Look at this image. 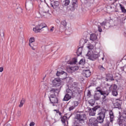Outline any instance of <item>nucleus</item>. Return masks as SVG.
<instances>
[{"mask_svg":"<svg viewBox=\"0 0 126 126\" xmlns=\"http://www.w3.org/2000/svg\"><path fill=\"white\" fill-rule=\"evenodd\" d=\"M66 94L63 99V101H69L71 98L77 97L79 94V89L77 87L71 86L66 90Z\"/></svg>","mask_w":126,"mask_h":126,"instance_id":"f257e3e1","label":"nucleus"},{"mask_svg":"<svg viewBox=\"0 0 126 126\" xmlns=\"http://www.w3.org/2000/svg\"><path fill=\"white\" fill-rule=\"evenodd\" d=\"M50 92L51 93H54L53 94H51L50 96H49L50 101L51 102V104H53V106L56 107H60V104L59 102V100L57 98V96L56 95V93L57 94H59V92L60 91L59 89L57 88H51L50 90Z\"/></svg>","mask_w":126,"mask_h":126,"instance_id":"f03ea898","label":"nucleus"},{"mask_svg":"<svg viewBox=\"0 0 126 126\" xmlns=\"http://www.w3.org/2000/svg\"><path fill=\"white\" fill-rule=\"evenodd\" d=\"M76 119L80 124H84L86 120V114L84 112H80L76 114Z\"/></svg>","mask_w":126,"mask_h":126,"instance_id":"7ed1b4c3","label":"nucleus"},{"mask_svg":"<svg viewBox=\"0 0 126 126\" xmlns=\"http://www.w3.org/2000/svg\"><path fill=\"white\" fill-rule=\"evenodd\" d=\"M86 57H88V59L90 60L91 61H95L96 59H98L100 55L97 54H94L93 52L91 51H88V53L86 54Z\"/></svg>","mask_w":126,"mask_h":126,"instance_id":"20e7f679","label":"nucleus"},{"mask_svg":"<svg viewBox=\"0 0 126 126\" xmlns=\"http://www.w3.org/2000/svg\"><path fill=\"white\" fill-rule=\"evenodd\" d=\"M98 116L97 117L96 120L97 122L99 124H102L104 123V120L106 117V112L105 111H101L97 114Z\"/></svg>","mask_w":126,"mask_h":126,"instance_id":"39448f33","label":"nucleus"},{"mask_svg":"<svg viewBox=\"0 0 126 126\" xmlns=\"http://www.w3.org/2000/svg\"><path fill=\"white\" fill-rule=\"evenodd\" d=\"M46 27H47V25L42 23L36 25L35 28H33V31L35 33H39V32H41V30H42L43 28H46Z\"/></svg>","mask_w":126,"mask_h":126,"instance_id":"423d86ee","label":"nucleus"},{"mask_svg":"<svg viewBox=\"0 0 126 126\" xmlns=\"http://www.w3.org/2000/svg\"><path fill=\"white\" fill-rule=\"evenodd\" d=\"M100 108V106H96L94 107L93 108H91L90 107H87V109L89 112V115L90 116H95V115H96V111H97V110H98V109H99Z\"/></svg>","mask_w":126,"mask_h":126,"instance_id":"0eeeda50","label":"nucleus"},{"mask_svg":"<svg viewBox=\"0 0 126 126\" xmlns=\"http://www.w3.org/2000/svg\"><path fill=\"white\" fill-rule=\"evenodd\" d=\"M96 90L97 92H99L101 95L104 96V97L102 98V100L103 102H105V101H106V96H108V95H109V93L101 90L100 88L99 87L96 88Z\"/></svg>","mask_w":126,"mask_h":126,"instance_id":"6e6552de","label":"nucleus"},{"mask_svg":"<svg viewBox=\"0 0 126 126\" xmlns=\"http://www.w3.org/2000/svg\"><path fill=\"white\" fill-rule=\"evenodd\" d=\"M98 121L96 118H91L89 121V126H98Z\"/></svg>","mask_w":126,"mask_h":126,"instance_id":"1a4fd4ad","label":"nucleus"},{"mask_svg":"<svg viewBox=\"0 0 126 126\" xmlns=\"http://www.w3.org/2000/svg\"><path fill=\"white\" fill-rule=\"evenodd\" d=\"M63 84V81L61 80V79L59 78H55L53 81V86H55V87H58L59 86H61Z\"/></svg>","mask_w":126,"mask_h":126,"instance_id":"9d476101","label":"nucleus"},{"mask_svg":"<svg viewBox=\"0 0 126 126\" xmlns=\"http://www.w3.org/2000/svg\"><path fill=\"white\" fill-rule=\"evenodd\" d=\"M83 75H84V76L85 77H89V76L91 75V72L90 71V70H84L83 71Z\"/></svg>","mask_w":126,"mask_h":126,"instance_id":"9b49d317","label":"nucleus"},{"mask_svg":"<svg viewBox=\"0 0 126 126\" xmlns=\"http://www.w3.org/2000/svg\"><path fill=\"white\" fill-rule=\"evenodd\" d=\"M101 26H104V29H109L111 25L110 23L108 22L104 21L101 24Z\"/></svg>","mask_w":126,"mask_h":126,"instance_id":"f8f14e48","label":"nucleus"},{"mask_svg":"<svg viewBox=\"0 0 126 126\" xmlns=\"http://www.w3.org/2000/svg\"><path fill=\"white\" fill-rule=\"evenodd\" d=\"M72 6H71V8H70L71 10H74L75 7L77 6V0H72Z\"/></svg>","mask_w":126,"mask_h":126,"instance_id":"ddd939ff","label":"nucleus"},{"mask_svg":"<svg viewBox=\"0 0 126 126\" xmlns=\"http://www.w3.org/2000/svg\"><path fill=\"white\" fill-rule=\"evenodd\" d=\"M117 88L118 86H117L116 84H112L109 87V91H112V92H113V91L117 90Z\"/></svg>","mask_w":126,"mask_h":126,"instance_id":"4468645a","label":"nucleus"},{"mask_svg":"<svg viewBox=\"0 0 126 126\" xmlns=\"http://www.w3.org/2000/svg\"><path fill=\"white\" fill-rule=\"evenodd\" d=\"M97 35L95 33H93L91 34L90 37V39L91 41H93V42H94V41H96L97 40Z\"/></svg>","mask_w":126,"mask_h":126,"instance_id":"2eb2a0df","label":"nucleus"},{"mask_svg":"<svg viewBox=\"0 0 126 126\" xmlns=\"http://www.w3.org/2000/svg\"><path fill=\"white\" fill-rule=\"evenodd\" d=\"M110 115V122L113 124V122H114V119L115 118V116H114V113H113V111H110L109 112Z\"/></svg>","mask_w":126,"mask_h":126,"instance_id":"dca6fc26","label":"nucleus"},{"mask_svg":"<svg viewBox=\"0 0 126 126\" xmlns=\"http://www.w3.org/2000/svg\"><path fill=\"white\" fill-rule=\"evenodd\" d=\"M66 25H67V23H66V21H65V20H63L61 22V28L63 27V28L65 29Z\"/></svg>","mask_w":126,"mask_h":126,"instance_id":"f3484780","label":"nucleus"},{"mask_svg":"<svg viewBox=\"0 0 126 126\" xmlns=\"http://www.w3.org/2000/svg\"><path fill=\"white\" fill-rule=\"evenodd\" d=\"M69 3H70V1H69V0H65L62 2V5L63 6H67L68 5H69Z\"/></svg>","mask_w":126,"mask_h":126,"instance_id":"a211bd4d","label":"nucleus"},{"mask_svg":"<svg viewBox=\"0 0 126 126\" xmlns=\"http://www.w3.org/2000/svg\"><path fill=\"white\" fill-rule=\"evenodd\" d=\"M66 35H70L72 34V29L69 28L68 29L66 30L65 31Z\"/></svg>","mask_w":126,"mask_h":126,"instance_id":"6ab92c4d","label":"nucleus"},{"mask_svg":"<svg viewBox=\"0 0 126 126\" xmlns=\"http://www.w3.org/2000/svg\"><path fill=\"white\" fill-rule=\"evenodd\" d=\"M83 48V46H81L78 48L76 53L77 56H80L82 54V49Z\"/></svg>","mask_w":126,"mask_h":126,"instance_id":"aec40b11","label":"nucleus"},{"mask_svg":"<svg viewBox=\"0 0 126 126\" xmlns=\"http://www.w3.org/2000/svg\"><path fill=\"white\" fill-rule=\"evenodd\" d=\"M26 101V99H25V98H22L20 102V104L19 105V107L20 108L23 107V105H24V103H25Z\"/></svg>","mask_w":126,"mask_h":126,"instance_id":"412c9836","label":"nucleus"},{"mask_svg":"<svg viewBox=\"0 0 126 126\" xmlns=\"http://www.w3.org/2000/svg\"><path fill=\"white\" fill-rule=\"evenodd\" d=\"M52 7H53V8H56L57 7H58L59 5H60V3L59 2V1H55L54 2L53 4H52Z\"/></svg>","mask_w":126,"mask_h":126,"instance_id":"4be33fe9","label":"nucleus"},{"mask_svg":"<svg viewBox=\"0 0 126 126\" xmlns=\"http://www.w3.org/2000/svg\"><path fill=\"white\" fill-rule=\"evenodd\" d=\"M69 64H76L77 63V59H73L71 61L68 63Z\"/></svg>","mask_w":126,"mask_h":126,"instance_id":"5701e85b","label":"nucleus"},{"mask_svg":"<svg viewBox=\"0 0 126 126\" xmlns=\"http://www.w3.org/2000/svg\"><path fill=\"white\" fill-rule=\"evenodd\" d=\"M94 99L96 100H98L100 99L101 98V96L100 95V94H95L94 96Z\"/></svg>","mask_w":126,"mask_h":126,"instance_id":"b1692460","label":"nucleus"},{"mask_svg":"<svg viewBox=\"0 0 126 126\" xmlns=\"http://www.w3.org/2000/svg\"><path fill=\"white\" fill-rule=\"evenodd\" d=\"M98 69L101 71V72H104V71H106V68L103 67V65H99Z\"/></svg>","mask_w":126,"mask_h":126,"instance_id":"393cba45","label":"nucleus"},{"mask_svg":"<svg viewBox=\"0 0 126 126\" xmlns=\"http://www.w3.org/2000/svg\"><path fill=\"white\" fill-rule=\"evenodd\" d=\"M87 48H88L89 50H93V49L94 48V46L91 44V43H89L87 44Z\"/></svg>","mask_w":126,"mask_h":126,"instance_id":"a878e982","label":"nucleus"},{"mask_svg":"<svg viewBox=\"0 0 126 126\" xmlns=\"http://www.w3.org/2000/svg\"><path fill=\"white\" fill-rule=\"evenodd\" d=\"M120 8L122 10V12H123L124 13H126V8H125V7H124L122 4H120Z\"/></svg>","mask_w":126,"mask_h":126,"instance_id":"bb28decb","label":"nucleus"},{"mask_svg":"<svg viewBox=\"0 0 126 126\" xmlns=\"http://www.w3.org/2000/svg\"><path fill=\"white\" fill-rule=\"evenodd\" d=\"M61 121L63 124H64V123L67 121V117H66L65 116H63L61 119Z\"/></svg>","mask_w":126,"mask_h":126,"instance_id":"cd10ccee","label":"nucleus"},{"mask_svg":"<svg viewBox=\"0 0 126 126\" xmlns=\"http://www.w3.org/2000/svg\"><path fill=\"white\" fill-rule=\"evenodd\" d=\"M64 73H65L63 71H62L61 72L57 71L56 73V75L57 76H60V75H63Z\"/></svg>","mask_w":126,"mask_h":126,"instance_id":"c85d7f7f","label":"nucleus"},{"mask_svg":"<svg viewBox=\"0 0 126 126\" xmlns=\"http://www.w3.org/2000/svg\"><path fill=\"white\" fill-rule=\"evenodd\" d=\"M112 94L113 96L117 97V96H118V91H117V90H115V91H113V92H112Z\"/></svg>","mask_w":126,"mask_h":126,"instance_id":"c756f323","label":"nucleus"},{"mask_svg":"<svg viewBox=\"0 0 126 126\" xmlns=\"http://www.w3.org/2000/svg\"><path fill=\"white\" fill-rule=\"evenodd\" d=\"M72 68V69L73 71H76V70H78V69H79V67H78V66H75L73 67H71Z\"/></svg>","mask_w":126,"mask_h":126,"instance_id":"7c9ffc66","label":"nucleus"},{"mask_svg":"<svg viewBox=\"0 0 126 126\" xmlns=\"http://www.w3.org/2000/svg\"><path fill=\"white\" fill-rule=\"evenodd\" d=\"M79 64H82V65L85 64V60L81 59L79 62Z\"/></svg>","mask_w":126,"mask_h":126,"instance_id":"2f4dec72","label":"nucleus"},{"mask_svg":"<svg viewBox=\"0 0 126 126\" xmlns=\"http://www.w3.org/2000/svg\"><path fill=\"white\" fill-rule=\"evenodd\" d=\"M35 42V38L34 37H31L29 40V43H34Z\"/></svg>","mask_w":126,"mask_h":126,"instance_id":"473e14b6","label":"nucleus"},{"mask_svg":"<svg viewBox=\"0 0 126 126\" xmlns=\"http://www.w3.org/2000/svg\"><path fill=\"white\" fill-rule=\"evenodd\" d=\"M67 72H68V73H72L73 72V71L71 67L70 68H67Z\"/></svg>","mask_w":126,"mask_h":126,"instance_id":"72a5a7b5","label":"nucleus"},{"mask_svg":"<svg viewBox=\"0 0 126 126\" xmlns=\"http://www.w3.org/2000/svg\"><path fill=\"white\" fill-rule=\"evenodd\" d=\"M90 105H91V106H94V102L93 100L91 99L89 102Z\"/></svg>","mask_w":126,"mask_h":126,"instance_id":"f704fd0d","label":"nucleus"},{"mask_svg":"<svg viewBox=\"0 0 126 126\" xmlns=\"http://www.w3.org/2000/svg\"><path fill=\"white\" fill-rule=\"evenodd\" d=\"M29 46L31 47V48H32L33 51H35V48H34V44L33 43H29Z\"/></svg>","mask_w":126,"mask_h":126,"instance_id":"c9c22d12","label":"nucleus"},{"mask_svg":"<svg viewBox=\"0 0 126 126\" xmlns=\"http://www.w3.org/2000/svg\"><path fill=\"white\" fill-rule=\"evenodd\" d=\"M115 106L116 107V108H120L121 107V104H119V103H116L115 104Z\"/></svg>","mask_w":126,"mask_h":126,"instance_id":"e433bc0d","label":"nucleus"},{"mask_svg":"<svg viewBox=\"0 0 126 126\" xmlns=\"http://www.w3.org/2000/svg\"><path fill=\"white\" fill-rule=\"evenodd\" d=\"M44 14H42V17L43 16H45V15H49V11H48L47 12H43Z\"/></svg>","mask_w":126,"mask_h":126,"instance_id":"4c0bfd02","label":"nucleus"},{"mask_svg":"<svg viewBox=\"0 0 126 126\" xmlns=\"http://www.w3.org/2000/svg\"><path fill=\"white\" fill-rule=\"evenodd\" d=\"M74 106L77 107L78 106V102L76 101L73 102Z\"/></svg>","mask_w":126,"mask_h":126,"instance_id":"58836bf2","label":"nucleus"},{"mask_svg":"<svg viewBox=\"0 0 126 126\" xmlns=\"http://www.w3.org/2000/svg\"><path fill=\"white\" fill-rule=\"evenodd\" d=\"M106 79L107 81H109V80H111V81H112V80H114L113 77H111V78H109V77H107Z\"/></svg>","mask_w":126,"mask_h":126,"instance_id":"ea45409f","label":"nucleus"},{"mask_svg":"<svg viewBox=\"0 0 126 126\" xmlns=\"http://www.w3.org/2000/svg\"><path fill=\"white\" fill-rule=\"evenodd\" d=\"M98 31L99 32H102V28H101V26H98Z\"/></svg>","mask_w":126,"mask_h":126,"instance_id":"a19ab883","label":"nucleus"},{"mask_svg":"<svg viewBox=\"0 0 126 126\" xmlns=\"http://www.w3.org/2000/svg\"><path fill=\"white\" fill-rule=\"evenodd\" d=\"M75 108V106H71V107H70L69 108V111H72V110H73V109H74Z\"/></svg>","mask_w":126,"mask_h":126,"instance_id":"79ce46f5","label":"nucleus"},{"mask_svg":"<svg viewBox=\"0 0 126 126\" xmlns=\"http://www.w3.org/2000/svg\"><path fill=\"white\" fill-rule=\"evenodd\" d=\"M54 29H55V27L54 26L51 27L50 29V32H53L54 31Z\"/></svg>","mask_w":126,"mask_h":126,"instance_id":"37998d69","label":"nucleus"},{"mask_svg":"<svg viewBox=\"0 0 126 126\" xmlns=\"http://www.w3.org/2000/svg\"><path fill=\"white\" fill-rule=\"evenodd\" d=\"M35 126V123L34 122H31L30 124V126Z\"/></svg>","mask_w":126,"mask_h":126,"instance_id":"c03bdc74","label":"nucleus"},{"mask_svg":"<svg viewBox=\"0 0 126 126\" xmlns=\"http://www.w3.org/2000/svg\"><path fill=\"white\" fill-rule=\"evenodd\" d=\"M87 95L88 97H90V96H91V92H90V91H88Z\"/></svg>","mask_w":126,"mask_h":126,"instance_id":"a18cd8bd","label":"nucleus"},{"mask_svg":"<svg viewBox=\"0 0 126 126\" xmlns=\"http://www.w3.org/2000/svg\"><path fill=\"white\" fill-rule=\"evenodd\" d=\"M105 126H110V121L107 122Z\"/></svg>","mask_w":126,"mask_h":126,"instance_id":"49530a36","label":"nucleus"},{"mask_svg":"<svg viewBox=\"0 0 126 126\" xmlns=\"http://www.w3.org/2000/svg\"><path fill=\"white\" fill-rule=\"evenodd\" d=\"M3 71V67H0V72H2Z\"/></svg>","mask_w":126,"mask_h":126,"instance_id":"de8ad7c7","label":"nucleus"},{"mask_svg":"<svg viewBox=\"0 0 126 126\" xmlns=\"http://www.w3.org/2000/svg\"><path fill=\"white\" fill-rule=\"evenodd\" d=\"M54 111H55V112H56L57 114H58V113H59L60 112V110L56 109H55Z\"/></svg>","mask_w":126,"mask_h":126,"instance_id":"09e8293b","label":"nucleus"},{"mask_svg":"<svg viewBox=\"0 0 126 126\" xmlns=\"http://www.w3.org/2000/svg\"><path fill=\"white\" fill-rule=\"evenodd\" d=\"M28 5H29V3L28 2H26V6H28Z\"/></svg>","mask_w":126,"mask_h":126,"instance_id":"8fccbe9b","label":"nucleus"},{"mask_svg":"<svg viewBox=\"0 0 126 126\" xmlns=\"http://www.w3.org/2000/svg\"><path fill=\"white\" fill-rule=\"evenodd\" d=\"M30 6H31V7H32V6H33V4L32 3V2H30Z\"/></svg>","mask_w":126,"mask_h":126,"instance_id":"3c124183","label":"nucleus"},{"mask_svg":"<svg viewBox=\"0 0 126 126\" xmlns=\"http://www.w3.org/2000/svg\"><path fill=\"white\" fill-rule=\"evenodd\" d=\"M58 114H59V115H60V116L62 117V113H61V112L59 111V112H58Z\"/></svg>","mask_w":126,"mask_h":126,"instance_id":"603ef678","label":"nucleus"},{"mask_svg":"<svg viewBox=\"0 0 126 126\" xmlns=\"http://www.w3.org/2000/svg\"><path fill=\"white\" fill-rule=\"evenodd\" d=\"M85 43H87V40L85 39L84 40Z\"/></svg>","mask_w":126,"mask_h":126,"instance_id":"864d4df0","label":"nucleus"},{"mask_svg":"<svg viewBox=\"0 0 126 126\" xmlns=\"http://www.w3.org/2000/svg\"><path fill=\"white\" fill-rule=\"evenodd\" d=\"M122 126H126V123L123 124V125H122Z\"/></svg>","mask_w":126,"mask_h":126,"instance_id":"5fc2aeb1","label":"nucleus"},{"mask_svg":"<svg viewBox=\"0 0 126 126\" xmlns=\"http://www.w3.org/2000/svg\"><path fill=\"white\" fill-rule=\"evenodd\" d=\"M75 126H79V125H75Z\"/></svg>","mask_w":126,"mask_h":126,"instance_id":"6e6d98bb","label":"nucleus"},{"mask_svg":"<svg viewBox=\"0 0 126 126\" xmlns=\"http://www.w3.org/2000/svg\"><path fill=\"white\" fill-rule=\"evenodd\" d=\"M107 86H110V85H109V84H107Z\"/></svg>","mask_w":126,"mask_h":126,"instance_id":"4d7b16f0","label":"nucleus"},{"mask_svg":"<svg viewBox=\"0 0 126 126\" xmlns=\"http://www.w3.org/2000/svg\"><path fill=\"white\" fill-rule=\"evenodd\" d=\"M45 0H40L41 1H43Z\"/></svg>","mask_w":126,"mask_h":126,"instance_id":"13d9d810","label":"nucleus"},{"mask_svg":"<svg viewBox=\"0 0 126 126\" xmlns=\"http://www.w3.org/2000/svg\"><path fill=\"white\" fill-rule=\"evenodd\" d=\"M102 61H104V58H102Z\"/></svg>","mask_w":126,"mask_h":126,"instance_id":"bf43d9fd","label":"nucleus"}]
</instances>
